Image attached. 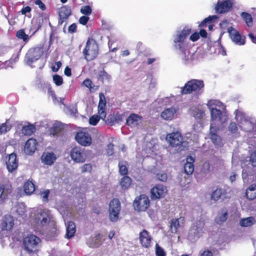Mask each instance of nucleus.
Returning <instances> with one entry per match:
<instances>
[{"label": "nucleus", "mask_w": 256, "mask_h": 256, "mask_svg": "<svg viewBox=\"0 0 256 256\" xmlns=\"http://www.w3.org/2000/svg\"><path fill=\"white\" fill-rule=\"evenodd\" d=\"M192 32V29L188 26H185L182 30H178L173 36L174 46L179 52L188 48V36Z\"/></svg>", "instance_id": "1"}, {"label": "nucleus", "mask_w": 256, "mask_h": 256, "mask_svg": "<svg viewBox=\"0 0 256 256\" xmlns=\"http://www.w3.org/2000/svg\"><path fill=\"white\" fill-rule=\"evenodd\" d=\"M235 120L240 129L248 132H251L256 127V120L249 118L243 112L236 110L234 112Z\"/></svg>", "instance_id": "2"}, {"label": "nucleus", "mask_w": 256, "mask_h": 256, "mask_svg": "<svg viewBox=\"0 0 256 256\" xmlns=\"http://www.w3.org/2000/svg\"><path fill=\"white\" fill-rule=\"evenodd\" d=\"M206 231L204 221L200 218L192 224L188 234L187 238L190 242H194Z\"/></svg>", "instance_id": "3"}, {"label": "nucleus", "mask_w": 256, "mask_h": 256, "mask_svg": "<svg viewBox=\"0 0 256 256\" xmlns=\"http://www.w3.org/2000/svg\"><path fill=\"white\" fill-rule=\"evenodd\" d=\"M98 46L96 41L92 38H88L82 51L84 59L87 61L94 60L98 56Z\"/></svg>", "instance_id": "4"}, {"label": "nucleus", "mask_w": 256, "mask_h": 256, "mask_svg": "<svg viewBox=\"0 0 256 256\" xmlns=\"http://www.w3.org/2000/svg\"><path fill=\"white\" fill-rule=\"evenodd\" d=\"M204 87L203 80L192 79L188 81L182 88V94H188L192 92L196 93L201 94L202 92V88Z\"/></svg>", "instance_id": "5"}, {"label": "nucleus", "mask_w": 256, "mask_h": 256, "mask_svg": "<svg viewBox=\"0 0 256 256\" xmlns=\"http://www.w3.org/2000/svg\"><path fill=\"white\" fill-rule=\"evenodd\" d=\"M40 238L34 234H30L24 239V249L28 253L36 252L40 244Z\"/></svg>", "instance_id": "6"}, {"label": "nucleus", "mask_w": 256, "mask_h": 256, "mask_svg": "<svg viewBox=\"0 0 256 256\" xmlns=\"http://www.w3.org/2000/svg\"><path fill=\"white\" fill-rule=\"evenodd\" d=\"M232 196V189L228 186L223 187H218L212 191L210 195V199L215 202L222 199L224 200L230 198Z\"/></svg>", "instance_id": "7"}, {"label": "nucleus", "mask_w": 256, "mask_h": 256, "mask_svg": "<svg viewBox=\"0 0 256 256\" xmlns=\"http://www.w3.org/2000/svg\"><path fill=\"white\" fill-rule=\"evenodd\" d=\"M182 63L185 65H192L197 61L196 50L192 48H186L180 52Z\"/></svg>", "instance_id": "8"}, {"label": "nucleus", "mask_w": 256, "mask_h": 256, "mask_svg": "<svg viewBox=\"0 0 256 256\" xmlns=\"http://www.w3.org/2000/svg\"><path fill=\"white\" fill-rule=\"evenodd\" d=\"M166 138L170 146L176 148L180 150H182L184 138L180 132H176L168 134Z\"/></svg>", "instance_id": "9"}, {"label": "nucleus", "mask_w": 256, "mask_h": 256, "mask_svg": "<svg viewBox=\"0 0 256 256\" xmlns=\"http://www.w3.org/2000/svg\"><path fill=\"white\" fill-rule=\"evenodd\" d=\"M42 54L43 50L41 47L31 48L27 52L24 61L27 64L32 67V64L39 60Z\"/></svg>", "instance_id": "10"}, {"label": "nucleus", "mask_w": 256, "mask_h": 256, "mask_svg": "<svg viewBox=\"0 0 256 256\" xmlns=\"http://www.w3.org/2000/svg\"><path fill=\"white\" fill-rule=\"evenodd\" d=\"M120 209V203L118 199L114 198L110 201L109 204V217L111 222L118 220Z\"/></svg>", "instance_id": "11"}, {"label": "nucleus", "mask_w": 256, "mask_h": 256, "mask_svg": "<svg viewBox=\"0 0 256 256\" xmlns=\"http://www.w3.org/2000/svg\"><path fill=\"white\" fill-rule=\"evenodd\" d=\"M52 219V215L48 210H40L36 217V222L40 228L46 226Z\"/></svg>", "instance_id": "12"}, {"label": "nucleus", "mask_w": 256, "mask_h": 256, "mask_svg": "<svg viewBox=\"0 0 256 256\" xmlns=\"http://www.w3.org/2000/svg\"><path fill=\"white\" fill-rule=\"evenodd\" d=\"M234 4V0H218L214 7L216 14H222L230 12Z\"/></svg>", "instance_id": "13"}, {"label": "nucleus", "mask_w": 256, "mask_h": 256, "mask_svg": "<svg viewBox=\"0 0 256 256\" xmlns=\"http://www.w3.org/2000/svg\"><path fill=\"white\" fill-rule=\"evenodd\" d=\"M150 206V200L145 194L137 197L134 202V206L138 211H145Z\"/></svg>", "instance_id": "14"}, {"label": "nucleus", "mask_w": 256, "mask_h": 256, "mask_svg": "<svg viewBox=\"0 0 256 256\" xmlns=\"http://www.w3.org/2000/svg\"><path fill=\"white\" fill-rule=\"evenodd\" d=\"M228 32L229 34L230 39L236 44L242 46L245 44V36L241 35L232 26L228 28Z\"/></svg>", "instance_id": "15"}, {"label": "nucleus", "mask_w": 256, "mask_h": 256, "mask_svg": "<svg viewBox=\"0 0 256 256\" xmlns=\"http://www.w3.org/2000/svg\"><path fill=\"white\" fill-rule=\"evenodd\" d=\"M70 156L72 160L76 163H82L86 159V154L84 151L79 147H74L72 149Z\"/></svg>", "instance_id": "16"}, {"label": "nucleus", "mask_w": 256, "mask_h": 256, "mask_svg": "<svg viewBox=\"0 0 256 256\" xmlns=\"http://www.w3.org/2000/svg\"><path fill=\"white\" fill-rule=\"evenodd\" d=\"M213 125V124H211L210 126V138L216 147H222L223 146L222 140L217 134L219 129L216 126Z\"/></svg>", "instance_id": "17"}, {"label": "nucleus", "mask_w": 256, "mask_h": 256, "mask_svg": "<svg viewBox=\"0 0 256 256\" xmlns=\"http://www.w3.org/2000/svg\"><path fill=\"white\" fill-rule=\"evenodd\" d=\"M76 141L80 145L84 146H89L92 142L90 134L86 132H80L75 136Z\"/></svg>", "instance_id": "18"}, {"label": "nucleus", "mask_w": 256, "mask_h": 256, "mask_svg": "<svg viewBox=\"0 0 256 256\" xmlns=\"http://www.w3.org/2000/svg\"><path fill=\"white\" fill-rule=\"evenodd\" d=\"M166 187L162 184H157L150 190V198L152 200H156L164 197L166 193Z\"/></svg>", "instance_id": "19"}, {"label": "nucleus", "mask_w": 256, "mask_h": 256, "mask_svg": "<svg viewBox=\"0 0 256 256\" xmlns=\"http://www.w3.org/2000/svg\"><path fill=\"white\" fill-rule=\"evenodd\" d=\"M72 14L70 6H64L61 7L59 10L58 25L62 24L66 21Z\"/></svg>", "instance_id": "20"}, {"label": "nucleus", "mask_w": 256, "mask_h": 256, "mask_svg": "<svg viewBox=\"0 0 256 256\" xmlns=\"http://www.w3.org/2000/svg\"><path fill=\"white\" fill-rule=\"evenodd\" d=\"M14 225V220L10 215H6L2 218L0 228L2 230H8L12 228Z\"/></svg>", "instance_id": "21"}, {"label": "nucleus", "mask_w": 256, "mask_h": 256, "mask_svg": "<svg viewBox=\"0 0 256 256\" xmlns=\"http://www.w3.org/2000/svg\"><path fill=\"white\" fill-rule=\"evenodd\" d=\"M56 160V156L52 152H44L42 156V162L44 164L52 166Z\"/></svg>", "instance_id": "22"}, {"label": "nucleus", "mask_w": 256, "mask_h": 256, "mask_svg": "<svg viewBox=\"0 0 256 256\" xmlns=\"http://www.w3.org/2000/svg\"><path fill=\"white\" fill-rule=\"evenodd\" d=\"M8 170L9 172H12L17 168L18 161L15 154L12 153L9 154L8 159L6 162Z\"/></svg>", "instance_id": "23"}, {"label": "nucleus", "mask_w": 256, "mask_h": 256, "mask_svg": "<svg viewBox=\"0 0 256 256\" xmlns=\"http://www.w3.org/2000/svg\"><path fill=\"white\" fill-rule=\"evenodd\" d=\"M37 144L36 140L32 138H29L25 144L24 152L26 154H32L36 149Z\"/></svg>", "instance_id": "24"}, {"label": "nucleus", "mask_w": 256, "mask_h": 256, "mask_svg": "<svg viewBox=\"0 0 256 256\" xmlns=\"http://www.w3.org/2000/svg\"><path fill=\"white\" fill-rule=\"evenodd\" d=\"M140 241L141 244L145 248H148L150 246L152 238L148 231L144 230L140 234Z\"/></svg>", "instance_id": "25"}, {"label": "nucleus", "mask_w": 256, "mask_h": 256, "mask_svg": "<svg viewBox=\"0 0 256 256\" xmlns=\"http://www.w3.org/2000/svg\"><path fill=\"white\" fill-rule=\"evenodd\" d=\"M100 101L98 105V113L101 118L104 120L106 118V102L104 96L100 93L99 94Z\"/></svg>", "instance_id": "26"}, {"label": "nucleus", "mask_w": 256, "mask_h": 256, "mask_svg": "<svg viewBox=\"0 0 256 256\" xmlns=\"http://www.w3.org/2000/svg\"><path fill=\"white\" fill-rule=\"evenodd\" d=\"M178 108L175 107H171L164 110L161 113L162 118L166 120H171L176 114Z\"/></svg>", "instance_id": "27"}, {"label": "nucleus", "mask_w": 256, "mask_h": 256, "mask_svg": "<svg viewBox=\"0 0 256 256\" xmlns=\"http://www.w3.org/2000/svg\"><path fill=\"white\" fill-rule=\"evenodd\" d=\"M102 234H98L94 237L90 238L88 240L87 244L91 248H98L102 244Z\"/></svg>", "instance_id": "28"}, {"label": "nucleus", "mask_w": 256, "mask_h": 256, "mask_svg": "<svg viewBox=\"0 0 256 256\" xmlns=\"http://www.w3.org/2000/svg\"><path fill=\"white\" fill-rule=\"evenodd\" d=\"M42 27V24L39 21L32 22L29 28L26 30V33L30 36H32Z\"/></svg>", "instance_id": "29"}, {"label": "nucleus", "mask_w": 256, "mask_h": 256, "mask_svg": "<svg viewBox=\"0 0 256 256\" xmlns=\"http://www.w3.org/2000/svg\"><path fill=\"white\" fill-rule=\"evenodd\" d=\"M141 121V117L138 115L131 114L126 120V124L132 128L137 126Z\"/></svg>", "instance_id": "30"}, {"label": "nucleus", "mask_w": 256, "mask_h": 256, "mask_svg": "<svg viewBox=\"0 0 256 256\" xmlns=\"http://www.w3.org/2000/svg\"><path fill=\"white\" fill-rule=\"evenodd\" d=\"M228 214V212L226 208H222L216 218V222L219 224H222L227 220Z\"/></svg>", "instance_id": "31"}, {"label": "nucleus", "mask_w": 256, "mask_h": 256, "mask_svg": "<svg viewBox=\"0 0 256 256\" xmlns=\"http://www.w3.org/2000/svg\"><path fill=\"white\" fill-rule=\"evenodd\" d=\"M206 105L210 110L218 109V108L222 110L225 108L224 105L221 102L217 100H209Z\"/></svg>", "instance_id": "32"}, {"label": "nucleus", "mask_w": 256, "mask_h": 256, "mask_svg": "<svg viewBox=\"0 0 256 256\" xmlns=\"http://www.w3.org/2000/svg\"><path fill=\"white\" fill-rule=\"evenodd\" d=\"M246 198L250 200L256 198V183L250 184L245 192Z\"/></svg>", "instance_id": "33"}, {"label": "nucleus", "mask_w": 256, "mask_h": 256, "mask_svg": "<svg viewBox=\"0 0 256 256\" xmlns=\"http://www.w3.org/2000/svg\"><path fill=\"white\" fill-rule=\"evenodd\" d=\"M66 238H72L76 232V226L74 222H68L66 224Z\"/></svg>", "instance_id": "34"}, {"label": "nucleus", "mask_w": 256, "mask_h": 256, "mask_svg": "<svg viewBox=\"0 0 256 256\" xmlns=\"http://www.w3.org/2000/svg\"><path fill=\"white\" fill-rule=\"evenodd\" d=\"M184 223V218L180 217L178 218L172 219L171 222V228L172 232H176L178 228L180 226V224Z\"/></svg>", "instance_id": "35"}, {"label": "nucleus", "mask_w": 256, "mask_h": 256, "mask_svg": "<svg viewBox=\"0 0 256 256\" xmlns=\"http://www.w3.org/2000/svg\"><path fill=\"white\" fill-rule=\"evenodd\" d=\"M24 190L26 194H31L35 190V186L32 182L28 180L24 184Z\"/></svg>", "instance_id": "36"}, {"label": "nucleus", "mask_w": 256, "mask_h": 256, "mask_svg": "<svg viewBox=\"0 0 256 256\" xmlns=\"http://www.w3.org/2000/svg\"><path fill=\"white\" fill-rule=\"evenodd\" d=\"M16 36L18 39L22 40L24 42L26 43L30 40V36L26 34L24 29H20L17 31Z\"/></svg>", "instance_id": "37"}, {"label": "nucleus", "mask_w": 256, "mask_h": 256, "mask_svg": "<svg viewBox=\"0 0 256 256\" xmlns=\"http://www.w3.org/2000/svg\"><path fill=\"white\" fill-rule=\"evenodd\" d=\"M255 223L256 220L252 216L242 218L240 222V224L244 227L250 226Z\"/></svg>", "instance_id": "38"}, {"label": "nucleus", "mask_w": 256, "mask_h": 256, "mask_svg": "<svg viewBox=\"0 0 256 256\" xmlns=\"http://www.w3.org/2000/svg\"><path fill=\"white\" fill-rule=\"evenodd\" d=\"M210 110V112L212 121L221 120L222 116V112L220 110L215 109Z\"/></svg>", "instance_id": "39"}, {"label": "nucleus", "mask_w": 256, "mask_h": 256, "mask_svg": "<svg viewBox=\"0 0 256 256\" xmlns=\"http://www.w3.org/2000/svg\"><path fill=\"white\" fill-rule=\"evenodd\" d=\"M62 128V123L60 122H55L52 127L50 129V134L53 136H54L56 134H58Z\"/></svg>", "instance_id": "40"}, {"label": "nucleus", "mask_w": 256, "mask_h": 256, "mask_svg": "<svg viewBox=\"0 0 256 256\" xmlns=\"http://www.w3.org/2000/svg\"><path fill=\"white\" fill-rule=\"evenodd\" d=\"M35 130L34 126L30 124L23 126L22 132L24 135L30 136L34 132Z\"/></svg>", "instance_id": "41"}, {"label": "nucleus", "mask_w": 256, "mask_h": 256, "mask_svg": "<svg viewBox=\"0 0 256 256\" xmlns=\"http://www.w3.org/2000/svg\"><path fill=\"white\" fill-rule=\"evenodd\" d=\"M48 92L50 94V95L51 96L52 101L54 104L58 102L60 104L65 106V104L64 102L65 100L64 98H60V99L58 100L54 92L51 89L48 90Z\"/></svg>", "instance_id": "42"}, {"label": "nucleus", "mask_w": 256, "mask_h": 256, "mask_svg": "<svg viewBox=\"0 0 256 256\" xmlns=\"http://www.w3.org/2000/svg\"><path fill=\"white\" fill-rule=\"evenodd\" d=\"M240 16L248 26H252V18L250 14L246 12H242Z\"/></svg>", "instance_id": "43"}, {"label": "nucleus", "mask_w": 256, "mask_h": 256, "mask_svg": "<svg viewBox=\"0 0 256 256\" xmlns=\"http://www.w3.org/2000/svg\"><path fill=\"white\" fill-rule=\"evenodd\" d=\"M111 76L108 74L104 70H100L98 74V79L104 82V81H110Z\"/></svg>", "instance_id": "44"}, {"label": "nucleus", "mask_w": 256, "mask_h": 256, "mask_svg": "<svg viewBox=\"0 0 256 256\" xmlns=\"http://www.w3.org/2000/svg\"><path fill=\"white\" fill-rule=\"evenodd\" d=\"M12 128V125L10 124L8 120H6V122L0 124V134H5L9 131Z\"/></svg>", "instance_id": "45"}, {"label": "nucleus", "mask_w": 256, "mask_h": 256, "mask_svg": "<svg viewBox=\"0 0 256 256\" xmlns=\"http://www.w3.org/2000/svg\"><path fill=\"white\" fill-rule=\"evenodd\" d=\"M131 178L128 176H124L120 181V186L124 189L128 188L130 185Z\"/></svg>", "instance_id": "46"}, {"label": "nucleus", "mask_w": 256, "mask_h": 256, "mask_svg": "<svg viewBox=\"0 0 256 256\" xmlns=\"http://www.w3.org/2000/svg\"><path fill=\"white\" fill-rule=\"evenodd\" d=\"M218 18V16L216 15L210 16L208 17L204 18L203 21H202L199 24V26H203L208 24H211L212 22H214V21L216 20Z\"/></svg>", "instance_id": "47"}, {"label": "nucleus", "mask_w": 256, "mask_h": 256, "mask_svg": "<svg viewBox=\"0 0 256 256\" xmlns=\"http://www.w3.org/2000/svg\"><path fill=\"white\" fill-rule=\"evenodd\" d=\"M184 171L188 175L191 174L194 170V164L186 163L184 166Z\"/></svg>", "instance_id": "48"}, {"label": "nucleus", "mask_w": 256, "mask_h": 256, "mask_svg": "<svg viewBox=\"0 0 256 256\" xmlns=\"http://www.w3.org/2000/svg\"><path fill=\"white\" fill-rule=\"evenodd\" d=\"M156 256H166L164 250L158 244H156Z\"/></svg>", "instance_id": "49"}, {"label": "nucleus", "mask_w": 256, "mask_h": 256, "mask_svg": "<svg viewBox=\"0 0 256 256\" xmlns=\"http://www.w3.org/2000/svg\"><path fill=\"white\" fill-rule=\"evenodd\" d=\"M228 130L232 134H236L238 128L236 123L234 122H231L228 126Z\"/></svg>", "instance_id": "50"}, {"label": "nucleus", "mask_w": 256, "mask_h": 256, "mask_svg": "<svg viewBox=\"0 0 256 256\" xmlns=\"http://www.w3.org/2000/svg\"><path fill=\"white\" fill-rule=\"evenodd\" d=\"M54 82L57 86H60L63 84L62 77L58 74H54L52 77Z\"/></svg>", "instance_id": "51"}, {"label": "nucleus", "mask_w": 256, "mask_h": 256, "mask_svg": "<svg viewBox=\"0 0 256 256\" xmlns=\"http://www.w3.org/2000/svg\"><path fill=\"white\" fill-rule=\"evenodd\" d=\"M80 11L82 14L86 16H89L92 14V10L90 6H85L81 8Z\"/></svg>", "instance_id": "52"}, {"label": "nucleus", "mask_w": 256, "mask_h": 256, "mask_svg": "<svg viewBox=\"0 0 256 256\" xmlns=\"http://www.w3.org/2000/svg\"><path fill=\"white\" fill-rule=\"evenodd\" d=\"M18 54H13L8 61L6 62V64L10 67H12V65L18 61Z\"/></svg>", "instance_id": "53"}, {"label": "nucleus", "mask_w": 256, "mask_h": 256, "mask_svg": "<svg viewBox=\"0 0 256 256\" xmlns=\"http://www.w3.org/2000/svg\"><path fill=\"white\" fill-rule=\"evenodd\" d=\"M100 118V116L94 115L91 116L89 119V123L92 126H96L98 122H99Z\"/></svg>", "instance_id": "54"}, {"label": "nucleus", "mask_w": 256, "mask_h": 256, "mask_svg": "<svg viewBox=\"0 0 256 256\" xmlns=\"http://www.w3.org/2000/svg\"><path fill=\"white\" fill-rule=\"evenodd\" d=\"M119 172L122 176H126L128 174V170L126 165L122 164L120 162L118 164Z\"/></svg>", "instance_id": "55"}, {"label": "nucleus", "mask_w": 256, "mask_h": 256, "mask_svg": "<svg viewBox=\"0 0 256 256\" xmlns=\"http://www.w3.org/2000/svg\"><path fill=\"white\" fill-rule=\"evenodd\" d=\"M82 84L89 88L90 90H91L94 86L92 81L90 78H86L84 80Z\"/></svg>", "instance_id": "56"}, {"label": "nucleus", "mask_w": 256, "mask_h": 256, "mask_svg": "<svg viewBox=\"0 0 256 256\" xmlns=\"http://www.w3.org/2000/svg\"><path fill=\"white\" fill-rule=\"evenodd\" d=\"M81 171L82 172H90L92 170V166L90 164H84L81 168Z\"/></svg>", "instance_id": "57"}, {"label": "nucleus", "mask_w": 256, "mask_h": 256, "mask_svg": "<svg viewBox=\"0 0 256 256\" xmlns=\"http://www.w3.org/2000/svg\"><path fill=\"white\" fill-rule=\"evenodd\" d=\"M50 194V190H46L44 192L40 193V196L42 198L44 202H47L48 200V197Z\"/></svg>", "instance_id": "58"}, {"label": "nucleus", "mask_w": 256, "mask_h": 256, "mask_svg": "<svg viewBox=\"0 0 256 256\" xmlns=\"http://www.w3.org/2000/svg\"><path fill=\"white\" fill-rule=\"evenodd\" d=\"M250 162L253 166L256 167V151H254L251 154Z\"/></svg>", "instance_id": "59"}, {"label": "nucleus", "mask_w": 256, "mask_h": 256, "mask_svg": "<svg viewBox=\"0 0 256 256\" xmlns=\"http://www.w3.org/2000/svg\"><path fill=\"white\" fill-rule=\"evenodd\" d=\"M114 145L112 144H110L107 146L106 153L108 156H112L114 153Z\"/></svg>", "instance_id": "60"}, {"label": "nucleus", "mask_w": 256, "mask_h": 256, "mask_svg": "<svg viewBox=\"0 0 256 256\" xmlns=\"http://www.w3.org/2000/svg\"><path fill=\"white\" fill-rule=\"evenodd\" d=\"M254 135L253 137H250L248 140V143L253 146L254 147H256V130H254Z\"/></svg>", "instance_id": "61"}, {"label": "nucleus", "mask_w": 256, "mask_h": 256, "mask_svg": "<svg viewBox=\"0 0 256 256\" xmlns=\"http://www.w3.org/2000/svg\"><path fill=\"white\" fill-rule=\"evenodd\" d=\"M200 38V34L198 32H195L192 34L190 37V40L192 42L198 40Z\"/></svg>", "instance_id": "62"}, {"label": "nucleus", "mask_w": 256, "mask_h": 256, "mask_svg": "<svg viewBox=\"0 0 256 256\" xmlns=\"http://www.w3.org/2000/svg\"><path fill=\"white\" fill-rule=\"evenodd\" d=\"M89 20V18L86 16H82L79 19V22L82 25H86Z\"/></svg>", "instance_id": "63"}, {"label": "nucleus", "mask_w": 256, "mask_h": 256, "mask_svg": "<svg viewBox=\"0 0 256 256\" xmlns=\"http://www.w3.org/2000/svg\"><path fill=\"white\" fill-rule=\"evenodd\" d=\"M62 66V62H57L55 63L54 66H53L52 69L53 72H56Z\"/></svg>", "instance_id": "64"}]
</instances>
